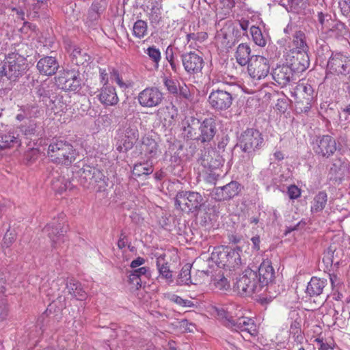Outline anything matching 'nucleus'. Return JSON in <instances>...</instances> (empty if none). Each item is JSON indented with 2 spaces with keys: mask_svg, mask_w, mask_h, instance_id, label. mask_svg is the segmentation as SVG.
Returning a JSON list of instances; mask_svg holds the SVG:
<instances>
[{
  "mask_svg": "<svg viewBox=\"0 0 350 350\" xmlns=\"http://www.w3.org/2000/svg\"><path fill=\"white\" fill-rule=\"evenodd\" d=\"M233 308L230 306L226 310L219 313L223 325L237 332H245L250 336L257 335V326L254 321L249 317H243L242 313L239 316V313L233 311Z\"/></svg>",
  "mask_w": 350,
  "mask_h": 350,
  "instance_id": "nucleus-1",
  "label": "nucleus"
},
{
  "mask_svg": "<svg viewBox=\"0 0 350 350\" xmlns=\"http://www.w3.org/2000/svg\"><path fill=\"white\" fill-rule=\"evenodd\" d=\"M50 160L55 163L68 166L77 158L78 153L73 146L64 140H53L47 151Z\"/></svg>",
  "mask_w": 350,
  "mask_h": 350,
  "instance_id": "nucleus-2",
  "label": "nucleus"
},
{
  "mask_svg": "<svg viewBox=\"0 0 350 350\" xmlns=\"http://www.w3.org/2000/svg\"><path fill=\"white\" fill-rule=\"evenodd\" d=\"M291 96L295 98V107L298 113H307L312 107L314 100V90L312 87L304 81H299L297 85H291Z\"/></svg>",
  "mask_w": 350,
  "mask_h": 350,
  "instance_id": "nucleus-3",
  "label": "nucleus"
},
{
  "mask_svg": "<svg viewBox=\"0 0 350 350\" xmlns=\"http://www.w3.org/2000/svg\"><path fill=\"white\" fill-rule=\"evenodd\" d=\"M257 273L253 270H245L243 274L237 280L234 286V291L242 296L251 295L261 291L257 282Z\"/></svg>",
  "mask_w": 350,
  "mask_h": 350,
  "instance_id": "nucleus-4",
  "label": "nucleus"
},
{
  "mask_svg": "<svg viewBox=\"0 0 350 350\" xmlns=\"http://www.w3.org/2000/svg\"><path fill=\"white\" fill-rule=\"evenodd\" d=\"M204 204V199L200 193L195 191H180L175 200L176 208L185 212H194Z\"/></svg>",
  "mask_w": 350,
  "mask_h": 350,
  "instance_id": "nucleus-5",
  "label": "nucleus"
},
{
  "mask_svg": "<svg viewBox=\"0 0 350 350\" xmlns=\"http://www.w3.org/2000/svg\"><path fill=\"white\" fill-rule=\"evenodd\" d=\"M232 93L222 87L213 88L208 97L210 107L218 112L228 109L232 104Z\"/></svg>",
  "mask_w": 350,
  "mask_h": 350,
  "instance_id": "nucleus-6",
  "label": "nucleus"
},
{
  "mask_svg": "<svg viewBox=\"0 0 350 350\" xmlns=\"http://www.w3.org/2000/svg\"><path fill=\"white\" fill-rule=\"evenodd\" d=\"M23 59L18 54L12 53L6 57L4 64L0 70V75L6 77L11 81H16L25 72L24 64H21Z\"/></svg>",
  "mask_w": 350,
  "mask_h": 350,
  "instance_id": "nucleus-7",
  "label": "nucleus"
},
{
  "mask_svg": "<svg viewBox=\"0 0 350 350\" xmlns=\"http://www.w3.org/2000/svg\"><path fill=\"white\" fill-rule=\"evenodd\" d=\"M247 65V72L254 79L260 80L265 78L270 70L269 61L261 55H252Z\"/></svg>",
  "mask_w": 350,
  "mask_h": 350,
  "instance_id": "nucleus-8",
  "label": "nucleus"
},
{
  "mask_svg": "<svg viewBox=\"0 0 350 350\" xmlns=\"http://www.w3.org/2000/svg\"><path fill=\"white\" fill-rule=\"evenodd\" d=\"M67 231L64 219L61 220L54 219L47 224L43 229V232L49 237L51 241V245L57 248L61 243L64 242V233Z\"/></svg>",
  "mask_w": 350,
  "mask_h": 350,
  "instance_id": "nucleus-9",
  "label": "nucleus"
},
{
  "mask_svg": "<svg viewBox=\"0 0 350 350\" xmlns=\"http://www.w3.org/2000/svg\"><path fill=\"white\" fill-rule=\"evenodd\" d=\"M51 179V184L53 189L59 193L67 189H72V183L69 176V170H62L59 167L53 169L48 176Z\"/></svg>",
  "mask_w": 350,
  "mask_h": 350,
  "instance_id": "nucleus-10",
  "label": "nucleus"
},
{
  "mask_svg": "<svg viewBox=\"0 0 350 350\" xmlns=\"http://www.w3.org/2000/svg\"><path fill=\"white\" fill-rule=\"evenodd\" d=\"M262 143V134L256 129H247L240 137V146L245 152L255 151L261 147Z\"/></svg>",
  "mask_w": 350,
  "mask_h": 350,
  "instance_id": "nucleus-11",
  "label": "nucleus"
},
{
  "mask_svg": "<svg viewBox=\"0 0 350 350\" xmlns=\"http://www.w3.org/2000/svg\"><path fill=\"white\" fill-rule=\"evenodd\" d=\"M328 72L347 75L350 73V57L341 53H332L327 64Z\"/></svg>",
  "mask_w": 350,
  "mask_h": 350,
  "instance_id": "nucleus-12",
  "label": "nucleus"
},
{
  "mask_svg": "<svg viewBox=\"0 0 350 350\" xmlns=\"http://www.w3.org/2000/svg\"><path fill=\"white\" fill-rule=\"evenodd\" d=\"M163 100V94L156 87H148L141 91L137 100L143 107L152 108L159 106Z\"/></svg>",
  "mask_w": 350,
  "mask_h": 350,
  "instance_id": "nucleus-13",
  "label": "nucleus"
},
{
  "mask_svg": "<svg viewBox=\"0 0 350 350\" xmlns=\"http://www.w3.org/2000/svg\"><path fill=\"white\" fill-rule=\"evenodd\" d=\"M337 149L336 140L330 135L317 137L313 146L314 153L319 157L329 158Z\"/></svg>",
  "mask_w": 350,
  "mask_h": 350,
  "instance_id": "nucleus-14",
  "label": "nucleus"
},
{
  "mask_svg": "<svg viewBox=\"0 0 350 350\" xmlns=\"http://www.w3.org/2000/svg\"><path fill=\"white\" fill-rule=\"evenodd\" d=\"M139 138L137 128L129 125L124 129L120 135V139L116 144V150L120 152H125L131 149Z\"/></svg>",
  "mask_w": 350,
  "mask_h": 350,
  "instance_id": "nucleus-15",
  "label": "nucleus"
},
{
  "mask_svg": "<svg viewBox=\"0 0 350 350\" xmlns=\"http://www.w3.org/2000/svg\"><path fill=\"white\" fill-rule=\"evenodd\" d=\"M55 79L57 85L65 91H76L80 87L79 73L75 70L60 72Z\"/></svg>",
  "mask_w": 350,
  "mask_h": 350,
  "instance_id": "nucleus-16",
  "label": "nucleus"
},
{
  "mask_svg": "<svg viewBox=\"0 0 350 350\" xmlns=\"http://www.w3.org/2000/svg\"><path fill=\"white\" fill-rule=\"evenodd\" d=\"M181 61L185 72L188 75H195L201 72L204 66V59L196 52H188L181 55Z\"/></svg>",
  "mask_w": 350,
  "mask_h": 350,
  "instance_id": "nucleus-17",
  "label": "nucleus"
},
{
  "mask_svg": "<svg viewBox=\"0 0 350 350\" xmlns=\"http://www.w3.org/2000/svg\"><path fill=\"white\" fill-rule=\"evenodd\" d=\"M241 190V184L237 181H231L223 187L214 188L211 195L217 201L228 200L237 196Z\"/></svg>",
  "mask_w": 350,
  "mask_h": 350,
  "instance_id": "nucleus-18",
  "label": "nucleus"
},
{
  "mask_svg": "<svg viewBox=\"0 0 350 350\" xmlns=\"http://www.w3.org/2000/svg\"><path fill=\"white\" fill-rule=\"evenodd\" d=\"M163 82L169 94L186 100L191 99V94L185 83H180L178 81L168 77H164Z\"/></svg>",
  "mask_w": 350,
  "mask_h": 350,
  "instance_id": "nucleus-19",
  "label": "nucleus"
},
{
  "mask_svg": "<svg viewBox=\"0 0 350 350\" xmlns=\"http://www.w3.org/2000/svg\"><path fill=\"white\" fill-rule=\"evenodd\" d=\"M286 60L294 71L299 72L305 71L310 66L308 52L288 51L286 55Z\"/></svg>",
  "mask_w": 350,
  "mask_h": 350,
  "instance_id": "nucleus-20",
  "label": "nucleus"
},
{
  "mask_svg": "<svg viewBox=\"0 0 350 350\" xmlns=\"http://www.w3.org/2000/svg\"><path fill=\"white\" fill-rule=\"evenodd\" d=\"M257 275V282L259 283L261 289L265 286L269 288L272 286V282L275 278V271L270 261L264 260L260 264Z\"/></svg>",
  "mask_w": 350,
  "mask_h": 350,
  "instance_id": "nucleus-21",
  "label": "nucleus"
},
{
  "mask_svg": "<svg viewBox=\"0 0 350 350\" xmlns=\"http://www.w3.org/2000/svg\"><path fill=\"white\" fill-rule=\"evenodd\" d=\"M295 71L288 65L278 66L273 70V80L281 86L290 84L295 79Z\"/></svg>",
  "mask_w": 350,
  "mask_h": 350,
  "instance_id": "nucleus-22",
  "label": "nucleus"
},
{
  "mask_svg": "<svg viewBox=\"0 0 350 350\" xmlns=\"http://www.w3.org/2000/svg\"><path fill=\"white\" fill-rule=\"evenodd\" d=\"M57 90V85L53 82L44 81L34 88L33 94L40 102H43L46 105Z\"/></svg>",
  "mask_w": 350,
  "mask_h": 350,
  "instance_id": "nucleus-23",
  "label": "nucleus"
},
{
  "mask_svg": "<svg viewBox=\"0 0 350 350\" xmlns=\"http://www.w3.org/2000/svg\"><path fill=\"white\" fill-rule=\"evenodd\" d=\"M349 165L345 158L337 157L332 160L329 174L336 180H341L349 172Z\"/></svg>",
  "mask_w": 350,
  "mask_h": 350,
  "instance_id": "nucleus-24",
  "label": "nucleus"
},
{
  "mask_svg": "<svg viewBox=\"0 0 350 350\" xmlns=\"http://www.w3.org/2000/svg\"><path fill=\"white\" fill-rule=\"evenodd\" d=\"M199 141L202 143L208 142L214 137L216 133L215 121L212 118H205L200 122Z\"/></svg>",
  "mask_w": 350,
  "mask_h": 350,
  "instance_id": "nucleus-25",
  "label": "nucleus"
},
{
  "mask_svg": "<svg viewBox=\"0 0 350 350\" xmlns=\"http://www.w3.org/2000/svg\"><path fill=\"white\" fill-rule=\"evenodd\" d=\"M59 66L57 59L51 56L41 58L36 66L39 72L46 76H51L55 74Z\"/></svg>",
  "mask_w": 350,
  "mask_h": 350,
  "instance_id": "nucleus-26",
  "label": "nucleus"
},
{
  "mask_svg": "<svg viewBox=\"0 0 350 350\" xmlns=\"http://www.w3.org/2000/svg\"><path fill=\"white\" fill-rule=\"evenodd\" d=\"M99 101L106 106H114L119 102L116 88L112 85H103L98 95Z\"/></svg>",
  "mask_w": 350,
  "mask_h": 350,
  "instance_id": "nucleus-27",
  "label": "nucleus"
},
{
  "mask_svg": "<svg viewBox=\"0 0 350 350\" xmlns=\"http://www.w3.org/2000/svg\"><path fill=\"white\" fill-rule=\"evenodd\" d=\"M85 178L90 179V185L94 187H98V191L104 189L107 186L105 176L99 170L91 168L83 171Z\"/></svg>",
  "mask_w": 350,
  "mask_h": 350,
  "instance_id": "nucleus-28",
  "label": "nucleus"
},
{
  "mask_svg": "<svg viewBox=\"0 0 350 350\" xmlns=\"http://www.w3.org/2000/svg\"><path fill=\"white\" fill-rule=\"evenodd\" d=\"M223 163L224 159L214 150L208 151V154H205L202 159V165L207 170H219Z\"/></svg>",
  "mask_w": 350,
  "mask_h": 350,
  "instance_id": "nucleus-29",
  "label": "nucleus"
},
{
  "mask_svg": "<svg viewBox=\"0 0 350 350\" xmlns=\"http://www.w3.org/2000/svg\"><path fill=\"white\" fill-rule=\"evenodd\" d=\"M327 286V280L325 278L312 277L306 287V294L310 297L319 296L323 293Z\"/></svg>",
  "mask_w": 350,
  "mask_h": 350,
  "instance_id": "nucleus-30",
  "label": "nucleus"
},
{
  "mask_svg": "<svg viewBox=\"0 0 350 350\" xmlns=\"http://www.w3.org/2000/svg\"><path fill=\"white\" fill-rule=\"evenodd\" d=\"M200 122L198 118L191 117L187 120L183 128V134L187 139L199 141Z\"/></svg>",
  "mask_w": 350,
  "mask_h": 350,
  "instance_id": "nucleus-31",
  "label": "nucleus"
},
{
  "mask_svg": "<svg viewBox=\"0 0 350 350\" xmlns=\"http://www.w3.org/2000/svg\"><path fill=\"white\" fill-rule=\"evenodd\" d=\"M20 144L21 140L18 134L16 135L12 131L0 133V156H2L6 150L18 146Z\"/></svg>",
  "mask_w": 350,
  "mask_h": 350,
  "instance_id": "nucleus-32",
  "label": "nucleus"
},
{
  "mask_svg": "<svg viewBox=\"0 0 350 350\" xmlns=\"http://www.w3.org/2000/svg\"><path fill=\"white\" fill-rule=\"evenodd\" d=\"M20 144L21 140L18 134L16 135L12 131L0 133V156H2L6 150L18 146Z\"/></svg>",
  "mask_w": 350,
  "mask_h": 350,
  "instance_id": "nucleus-33",
  "label": "nucleus"
},
{
  "mask_svg": "<svg viewBox=\"0 0 350 350\" xmlns=\"http://www.w3.org/2000/svg\"><path fill=\"white\" fill-rule=\"evenodd\" d=\"M292 49L289 51L295 52H308L309 46L306 42V36L305 33L300 30L296 29L292 36Z\"/></svg>",
  "mask_w": 350,
  "mask_h": 350,
  "instance_id": "nucleus-34",
  "label": "nucleus"
},
{
  "mask_svg": "<svg viewBox=\"0 0 350 350\" xmlns=\"http://www.w3.org/2000/svg\"><path fill=\"white\" fill-rule=\"evenodd\" d=\"M46 106L55 114H61L67 110V103L64 100L63 95L57 94V92L53 94V98L46 103Z\"/></svg>",
  "mask_w": 350,
  "mask_h": 350,
  "instance_id": "nucleus-35",
  "label": "nucleus"
},
{
  "mask_svg": "<svg viewBox=\"0 0 350 350\" xmlns=\"http://www.w3.org/2000/svg\"><path fill=\"white\" fill-rule=\"evenodd\" d=\"M161 3L157 1L151 2L150 8H148V7H147V10L144 9V11L147 12L148 19L152 25H157L161 21Z\"/></svg>",
  "mask_w": 350,
  "mask_h": 350,
  "instance_id": "nucleus-36",
  "label": "nucleus"
},
{
  "mask_svg": "<svg viewBox=\"0 0 350 350\" xmlns=\"http://www.w3.org/2000/svg\"><path fill=\"white\" fill-rule=\"evenodd\" d=\"M142 150L149 159L156 157L159 152L157 142L148 135L142 138Z\"/></svg>",
  "mask_w": 350,
  "mask_h": 350,
  "instance_id": "nucleus-37",
  "label": "nucleus"
},
{
  "mask_svg": "<svg viewBox=\"0 0 350 350\" xmlns=\"http://www.w3.org/2000/svg\"><path fill=\"white\" fill-rule=\"evenodd\" d=\"M250 46L245 43L239 44L235 52L237 62L241 66H245L250 62Z\"/></svg>",
  "mask_w": 350,
  "mask_h": 350,
  "instance_id": "nucleus-38",
  "label": "nucleus"
},
{
  "mask_svg": "<svg viewBox=\"0 0 350 350\" xmlns=\"http://www.w3.org/2000/svg\"><path fill=\"white\" fill-rule=\"evenodd\" d=\"M156 265L159 276L165 279L168 282H172V271L170 269L167 262L165 261V256L160 255L157 258Z\"/></svg>",
  "mask_w": 350,
  "mask_h": 350,
  "instance_id": "nucleus-39",
  "label": "nucleus"
},
{
  "mask_svg": "<svg viewBox=\"0 0 350 350\" xmlns=\"http://www.w3.org/2000/svg\"><path fill=\"white\" fill-rule=\"evenodd\" d=\"M68 293L78 300H83L86 297V293L81 287V284L75 280H71L66 284Z\"/></svg>",
  "mask_w": 350,
  "mask_h": 350,
  "instance_id": "nucleus-40",
  "label": "nucleus"
},
{
  "mask_svg": "<svg viewBox=\"0 0 350 350\" xmlns=\"http://www.w3.org/2000/svg\"><path fill=\"white\" fill-rule=\"evenodd\" d=\"M327 202V194L325 191H319L314 198L311 205L312 213L322 211Z\"/></svg>",
  "mask_w": 350,
  "mask_h": 350,
  "instance_id": "nucleus-41",
  "label": "nucleus"
},
{
  "mask_svg": "<svg viewBox=\"0 0 350 350\" xmlns=\"http://www.w3.org/2000/svg\"><path fill=\"white\" fill-rule=\"evenodd\" d=\"M224 255L226 256V264L234 269L239 268L241 265V259L240 254L236 250L224 252Z\"/></svg>",
  "mask_w": 350,
  "mask_h": 350,
  "instance_id": "nucleus-42",
  "label": "nucleus"
},
{
  "mask_svg": "<svg viewBox=\"0 0 350 350\" xmlns=\"http://www.w3.org/2000/svg\"><path fill=\"white\" fill-rule=\"evenodd\" d=\"M250 33L254 43L261 47L267 44V38L263 36L261 29L255 25L250 27Z\"/></svg>",
  "mask_w": 350,
  "mask_h": 350,
  "instance_id": "nucleus-43",
  "label": "nucleus"
},
{
  "mask_svg": "<svg viewBox=\"0 0 350 350\" xmlns=\"http://www.w3.org/2000/svg\"><path fill=\"white\" fill-rule=\"evenodd\" d=\"M153 166L151 163H139L134 165L133 174L134 176L139 177L142 175H148L153 172Z\"/></svg>",
  "mask_w": 350,
  "mask_h": 350,
  "instance_id": "nucleus-44",
  "label": "nucleus"
},
{
  "mask_svg": "<svg viewBox=\"0 0 350 350\" xmlns=\"http://www.w3.org/2000/svg\"><path fill=\"white\" fill-rule=\"evenodd\" d=\"M191 265L190 264H186L184 265L180 271V273L178 275V283L180 285L187 284L189 285L190 284H196V283L193 282L191 278Z\"/></svg>",
  "mask_w": 350,
  "mask_h": 350,
  "instance_id": "nucleus-45",
  "label": "nucleus"
},
{
  "mask_svg": "<svg viewBox=\"0 0 350 350\" xmlns=\"http://www.w3.org/2000/svg\"><path fill=\"white\" fill-rule=\"evenodd\" d=\"M133 35L137 38H143L148 33L147 23L143 20H137L133 25Z\"/></svg>",
  "mask_w": 350,
  "mask_h": 350,
  "instance_id": "nucleus-46",
  "label": "nucleus"
},
{
  "mask_svg": "<svg viewBox=\"0 0 350 350\" xmlns=\"http://www.w3.org/2000/svg\"><path fill=\"white\" fill-rule=\"evenodd\" d=\"M38 126L34 121L29 120L28 123L22 124L19 127V130L27 138H31L32 136L37 135Z\"/></svg>",
  "mask_w": 350,
  "mask_h": 350,
  "instance_id": "nucleus-47",
  "label": "nucleus"
},
{
  "mask_svg": "<svg viewBox=\"0 0 350 350\" xmlns=\"http://www.w3.org/2000/svg\"><path fill=\"white\" fill-rule=\"evenodd\" d=\"M314 342L318 350H334L335 343L332 339L317 338Z\"/></svg>",
  "mask_w": 350,
  "mask_h": 350,
  "instance_id": "nucleus-48",
  "label": "nucleus"
},
{
  "mask_svg": "<svg viewBox=\"0 0 350 350\" xmlns=\"http://www.w3.org/2000/svg\"><path fill=\"white\" fill-rule=\"evenodd\" d=\"M165 59L169 62L172 70L177 73L180 67L178 63V61L175 59L173 49L169 46L165 51Z\"/></svg>",
  "mask_w": 350,
  "mask_h": 350,
  "instance_id": "nucleus-49",
  "label": "nucleus"
},
{
  "mask_svg": "<svg viewBox=\"0 0 350 350\" xmlns=\"http://www.w3.org/2000/svg\"><path fill=\"white\" fill-rule=\"evenodd\" d=\"M146 54L152 60L155 64V67H159V63L161 60V52L159 49L154 46H150L146 50Z\"/></svg>",
  "mask_w": 350,
  "mask_h": 350,
  "instance_id": "nucleus-50",
  "label": "nucleus"
},
{
  "mask_svg": "<svg viewBox=\"0 0 350 350\" xmlns=\"http://www.w3.org/2000/svg\"><path fill=\"white\" fill-rule=\"evenodd\" d=\"M129 282L133 288L139 289L142 286V279L135 272L131 271L129 275Z\"/></svg>",
  "mask_w": 350,
  "mask_h": 350,
  "instance_id": "nucleus-51",
  "label": "nucleus"
},
{
  "mask_svg": "<svg viewBox=\"0 0 350 350\" xmlns=\"http://www.w3.org/2000/svg\"><path fill=\"white\" fill-rule=\"evenodd\" d=\"M168 299L180 306H191V301L187 299H183L182 297L174 295V294H169L167 296Z\"/></svg>",
  "mask_w": 350,
  "mask_h": 350,
  "instance_id": "nucleus-52",
  "label": "nucleus"
},
{
  "mask_svg": "<svg viewBox=\"0 0 350 350\" xmlns=\"http://www.w3.org/2000/svg\"><path fill=\"white\" fill-rule=\"evenodd\" d=\"M287 193L291 200H295L300 197L301 189L295 185H291L288 187Z\"/></svg>",
  "mask_w": 350,
  "mask_h": 350,
  "instance_id": "nucleus-53",
  "label": "nucleus"
},
{
  "mask_svg": "<svg viewBox=\"0 0 350 350\" xmlns=\"http://www.w3.org/2000/svg\"><path fill=\"white\" fill-rule=\"evenodd\" d=\"M109 73L111 79L114 80L120 87L124 88L126 86L125 83L123 82L122 78L120 77L118 71L116 68H109Z\"/></svg>",
  "mask_w": 350,
  "mask_h": 350,
  "instance_id": "nucleus-54",
  "label": "nucleus"
},
{
  "mask_svg": "<svg viewBox=\"0 0 350 350\" xmlns=\"http://www.w3.org/2000/svg\"><path fill=\"white\" fill-rule=\"evenodd\" d=\"M139 278L142 279H149L151 276L150 269L146 267H142L133 270Z\"/></svg>",
  "mask_w": 350,
  "mask_h": 350,
  "instance_id": "nucleus-55",
  "label": "nucleus"
},
{
  "mask_svg": "<svg viewBox=\"0 0 350 350\" xmlns=\"http://www.w3.org/2000/svg\"><path fill=\"white\" fill-rule=\"evenodd\" d=\"M301 330V323L297 319L293 321L290 326V333L293 336H295L296 334H299Z\"/></svg>",
  "mask_w": 350,
  "mask_h": 350,
  "instance_id": "nucleus-56",
  "label": "nucleus"
},
{
  "mask_svg": "<svg viewBox=\"0 0 350 350\" xmlns=\"http://www.w3.org/2000/svg\"><path fill=\"white\" fill-rule=\"evenodd\" d=\"M318 21L321 25V29L324 26H326L327 23L330 21L332 16L329 14H325L323 12L318 13Z\"/></svg>",
  "mask_w": 350,
  "mask_h": 350,
  "instance_id": "nucleus-57",
  "label": "nucleus"
},
{
  "mask_svg": "<svg viewBox=\"0 0 350 350\" xmlns=\"http://www.w3.org/2000/svg\"><path fill=\"white\" fill-rule=\"evenodd\" d=\"M218 170H207V177L206 180L208 182L214 183L220 176V174L217 172Z\"/></svg>",
  "mask_w": 350,
  "mask_h": 350,
  "instance_id": "nucleus-58",
  "label": "nucleus"
},
{
  "mask_svg": "<svg viewBox=\"0 0 350 350\" xmlns=\"http://www.w3.org/2000/svg\"><path fill=\"white\" fill-rule=\"evenodd\" d=\"M8 315L7 304L3 301H0V321H3Z\"/></svg>",
  "mask_w": 350,
  "mask_h": 350,
  "instance_id": "nucleus-59",
  "label": "nucleus"
},
{
  "mask_svg": "<svg viewBox=\"0 0 350 350\" xmlns=\"http://www.w3.org/2000/svg\"><path fill=\"white\" fill-rule=\"evenodd\" d=\"M339 5L341 10V12L344 16L350 15V3L347 1H343L339 3Z\"/></svg>",
  "mask_w": 350,
  "mask_h": 350,
  "instance_id": "nucleus-60",
  "label": "nucleus"
},
{
  "mask_svg": "<svg viewBox=\"0 0 350 350\" xmlns=\"http://www.w3.org/2000/svg\"><path fill=\"white\" fill-rule=\"evenodd\" d=\"M99 74H100V82L103 83V85H109L108 83V82H109L108 73L106 72V70L105 69L100 68Z\"/></svg>",
  "mask_w": 350,
  "mask_h": 350,
  "instance_id": "nucleus-61",
  "label": "nucleus"
},
{
  "mask_svg": "<svg viewBox=\"0 0 350 350\" xmlns=\"http://www.w3.org/2000/svg\"><path fill=\"white\" fill-rule=\"evenodd\" d=\"M145 263V259L142 257H137L136 259L133 260L130 265V267L135 269L137 268H139V267L144 265Z\"/></svg>",
  "mask_w": 350,
  "mask_h": 350,
  "instance_id": "nucleus-62",
  "label": "nucleus"
},
{
  "mask_svg": "<svg viewBox=\"0 0 350 350\" xmlns=\"http://www.w3.org/2000/svg\"><path fill=\"white\" fill-rule=\"evenodd\" d=\"M336 24V25H339L338 21H336L332 19V18H330V21L327 23L326 26H324L322 29L323 31H325V32H333V25Z\"/></svg>",
  "mask_w": 350,
  "mask_h": 350,
  "instance_id": "nucleus-63",
  "label": "nucleus"
},
{
  "mask_svg": "<svg viewBox=\"0 0 350 350\" xmlns=\"http://www.w3.org/2000/svg\"><path fill=\"white\" fill-rule=\"evenodd\" d=\"M215 285L219 289H226L229 287V283L228 282V280L224 277L218 280L215 283Z\"/></svg>",
  "mask_w": 350,
  "mask_h": 350,
  "instance_id": "nucleus-64",
  "label": "nucleus"
}]
</instances>
